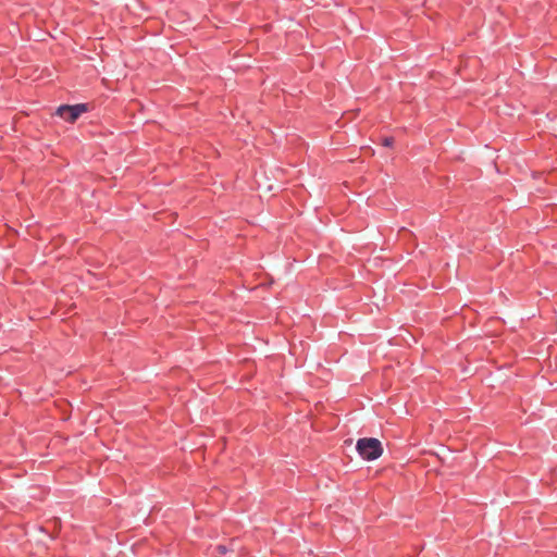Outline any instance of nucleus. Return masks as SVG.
Returning <instances> with one entry per match:
<instances>
[{"label":"nucleus","instance_id":"nucleus-1","mask_svg":"<svg viewBox=\"0 0 557 557\" xmlns=\"http://www.w3.org/2000/svg\"><path fill=\"white\" fill-rule=\"evenodd\" d=\"M356 448L359 455L366 460H375L383 454L381 442L373 437L358 440Z\"/></svg>","mask_w":557,"mask_h":557},{"label":"nucleus","instance_id":"nucleus-2","mask_svg":"<svg viewBox=\"0 0 557 557\" xmlns=\"http://www.w3.org/2000/svg\"><path fill=\"white\" fill-rule=\"evenodd\" d=\"M88 107L85 103L75 106H61L57 110V114L67 122L74 123L83 113L87 112Z\"/></svg>","mask_w":557,"mask_h":557},{"label":"nucleus","instance_id":"nucleus-3","mask_svg":"<svg viewBox=\"0 0 557 557\" xmlns=\"http://www.w3.org/2000/svg\"><path fill=\"white\" fill-rule=\"evenodd\" d=\"M216 550H218V553H219V554H221V555H224V554H226L227 552H234L233 543L231 544V546H230V547H228V546H225V545H219V546L216 547Z\"/></svg>","mask_w":557,"mask_h":557},{"label":"nucleus","instance_id":"nucleus-4","mask_svg":"<svg viewBox=\"0 0 557 557\" xmlns=\"http://www.w3.org/2000/svg\"><path fill=\"white\" fill-rule=\"evenodd\" d=\"M393 143H394V139L392 137H386L383 140V146L391 147L393 145Z\"/></svg>","mask_w":557,"mask_h":557}]
</instances>
